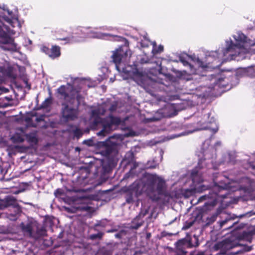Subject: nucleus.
<instances>
[{"label": "nucleus", "instance_id": "1", "mask_svg": "<svg viewBox=\"0 0 255 255\" xmlns=\"http://www.w3.org/2000/svg\"><path fill=\"white\" fill-rule=\"evenodd\" d=\"M128 189L133 191L135 197L145 193L153 202L159 201L160 196L167 195L165 181L156 174H148L144 178L135 180L128 186Z\"/></svg>", "mask_w": 255, "mask_h": 255}, {"label": "nucleus", "instance_id": "2", "mask_svg": "<svg viewBox=\"0 0 255 255\" xmlns=\"http://www.w3.org/2000/svg\"><path fill=\"white\" fill-rule=\"evenodd\" d=\"M220 184L215 183L213 190H210L208 194L203 195L199 198L198 203L206 201L204 205L205 209L210 210L211 208L216 206L219 198L225 199L227 197V194H222L220 192L222 190L228 189L230 188L229 184L222 183Z\"/></svg>", "mask_w": 255, "mask_h": 255}, {"label": "nucleus", "instance_id": "3", "mask_svg": "<svg viewBox=\"0 0 255 255\" xmlns=\"http://www.w3.org/2000/svg\"><path fill=\"white\" fill-rule=\"evenodd\" d=\"M11 207L12 212L7 213L6 217L10 221L17 220L22 212L20 205L17 203V199L10 195L6 196L3 199H0V210Z\"/></svg>", "mask_w": 255, "mask_h": 255}, {"label": "nucleus", "instance_id": "4", "mask_svg": "<svg viewBox=\"0 0 255 255\" xmlns=\"http://www.w3.org/2000/svg\"><path fill=\"white\" fill-rule=\"evenodd\" d=\"M81 90L82 89L80 87L71 86L70 90L68 93L66 86L62 85L57 89V93L65 99L69 98V102L71 104H73L74 100H76L77 106L79 107L85 99L84 97L81 94Z\"/></svg>", "mask_w": 255, "mask_h": 255}, {"label": "nucleus", "instance_id": "5", "mask_svg": "<svg viewBox=\"0 0 255 255\" xmlns=\"http://www.w3.org/2000/svg\"><path fill=\"white\" fill-rule=\"evenodd\" d=\"M210 113L204 114L201 119L197 122L200 130H209L212 134H215L219 130V127L214 118H210Z\"/></svg>", "mask_w": 255, "mask_h": 255}, {"label": "nucleus", "instance_id": "6", "mask_svg": "<svg viewBox=\"0 0 255 255\" xmlns=\"http://www.w3.org/2000/svg\"><path fill=\"white\" fill-rule=\"evenodd\" d=\"M84 28L78 27L73 30L71 36L61 37L57 38V40L65 41V44H71L82 41L86 37V34L84 31Z\"/></svg>", "mask_w": 255, "mask_h": 255}, {"label": "nucleus", "instance_id": "7", "mask_svg": "<svg viewBox=\"0 0 255 255\" xmlns=\"http://www.w3.org/2000/svg\"><path fill=\"white\" fill-rule=\"evenodd\" d=\"M61 115L63 119L65 122L73 121L78 118L79 107L76 108L70 107L68 104L63 103L62 104Z\"/></svg>", "mask_w": 255, "mask_h": 255}, {"label": "nucleus", "instance_id": "8", "mask_svg": "<svg viewBox=\"0 0 255 255\" xmlns=\"http://www.w3.org/2000/svg\"><path fill=\"white\" fill-rule=\"evenodd\" d=\"M124 45L119 47L112 55L113 61L117 65L121 63L124 57H127L128 55L130 57L131 55V51L128 48L129 46L128 40L124 38Z\"/></svg>", "mask_w": 255, "mask_h": 255}, {"label": "nucleus", "instance_id": "9", "mask_svg": "<svg viewBox=\"0 0 255 255\" xmlns=\"http://www.w3.org/2000/svg\"><path fill=\"white\" fill-rule=\"evenodd\" d=\"M101 144L104 147V149L101 151L102 154L105 156L108 160L110 159H113L114 160L113 155L117 153L116 144L111 141L110 139L101 142Z\"/></svg>", "mask_w": 255, "mask_h": 255}, {"label": "nucleus", "instance_id": "10", "mask_svg": "<svg viewBox=\"0 0 255 255\" xmlns=\"http://www.w3.org/2000/svg\"><path fill=\"white\" fill-rule=\"evenodd\" d=\"M40 50L53 59L57 58L61 55V48L57 45H52L51 48L46 45H42Z\"/></svg>", "mask_w": 255, "mask_h": 255}, {"label": "nucleus", "instance_id": "11", "mask_svg": "<svg viewBox=\"0 0 255 255\" xmlns=\"http://www.w3.org/2000/svg\"><path fill=\"white\" fill-rule=\"evenodd\" d=\"M35 224L33 221L28 220L25 222H21L18 225V228L24 236L31 238Z\"/></svg>", "mask_w": 255, "mask_h": 255}, {"label": "nucleus", "instance_id": "12", "mask_svg": "<svg viewBox=\"0 0 255 255\" xmlns=\"http://www.w3.org/2000/svg\"><path fill=\"white\" fill-rule=\"evenodd\" d=\"M0 76L3 78H9L13 79L16 78L17 75L13 67L9 65L0 67Z\"/></svg>", "mask_w": 255, "mask_h": 255}, {"label": "nucleus", "instance_id": "13", "mask_svg": "<svg viewBox=\"0 0 255 255\" xmlns=\"http://www.w3.org/2000/svg\"><path fill=\"white\" fill-rule=\"evenodd\" d=\"M202 162V159H199L198 165L192 170L191 178L194 184L200 183L203 181L202 176L199 174V169L202 168V167L200 166Z\"/></svg>", "mask_w": 255, "mask_h": 255}, {"label": "nucleus", "instance_id": "14", "mask_svg": "<svg viewBox=\"0 0 255 255\" xmlns=\"http://www.w3.org/2000/svg\"><path fill=\"white\" fill-rule=\"evenodd\" d=\"M207 189V188L205 185H200L198 187H196L193 188L186 189L182 191L183 196L188 198L191 196L194 195L196 193L202 192Z\"/></svg>", "mask_w": 255, "mask_h": 255}, {"label": "nucleus", "instance_id": "15", "mask_svg": "<svg viewBox=\"0 0 255 255\" xmlns=\"http://www.w3.org/2000/svg\"><path fill=\"white\" fill-rule=\"evenodd\" d=\"M115 162L113 159H107V162L102 161V172L105 174L111 172L112 167L114 166Z\"/></svg>", "mask_w": 255, "mask_h": 255}, {"label": "nucleus", "instance_id": "16", "mask_svg": "<svg viewBox=\"0 0 255 255\" xmlns=\"http://www.w3.org/2000/svg\"><path fill=\"white\" fill-rule=\"evenodd\" d=\"M46 230L44 227H37L36 231L35 232L33 231L31 238L38 239L42 237L46 236Z\"/></svg>", "mask_w": 255, "mask_h": 255}, {"label": "nucleus", "instance_id": "17", "mask_svg": "<svg viewBox=\"0 0 255 255\" xmlns=\"http://www.w3.org/2000/svg\"><path fill=\"white\" fill-rule=\"evenodd\" d=\"M123 190L126 193L125 196L126 202L128 204L132 203L134 202V194L133 191H129L128 186L125 187Z\"/></svg>", "mask_w": 255, "mask_h": 255}, {"label": "nucleus", "instance_id": "18", "mask_svg": "<svg viewBox=\"0 0 255 255\" xmlns=\"http://www.w3.org/2000/svg\"><path fill=\"white\" fill-rule=\"evenodd\" d=\"M144 222L143 219L138 218L136 216L132 220L130 228L131 229L137 230L143 225Z\"/></svg>", "mask_w": 255, "mask_h": 255}, {"label": "nucleus", "instance_id": "19", "mask_svg": "<svg viewBox=\"0 0 255 255\" xmlns=\"http://www.w3.org/2000/svg\"><path fill=\"white\" fill-rule=\"evenodd\" d=\"M0 37L3 44H8L11 42V38L10 36L2 29L0 30Z\"/></svg>", "mask_w": 255, "mask_h": 255}, {"label": "nucleus", "instance_id": "20", "mask_svg": "<svg viewBox=\"0 0 255 255\" xmlns=\"http://www.w3.org/2000/svg\"><path fill=\"white\" fill-rule=\"evenodd\" d=\"M49 94L50 95L49 97L48 98H46L42 103L41 105H40V109H46V108H48L52 104V98L51 97V92L50 90L49 91Z\"/></svg>", "mask_w": 255, "mask_h": 255}, {"label": "nucleus", "instance_id": "21", "mask_svg": "<svg viewBox=\"0 0 255 255\" xmlns=\"http://www.w3.org/2000/svg\"><path fill=\"white\" fill-rule=\"evenodd\" d=\"M26 138L27 141L30 143L37 144L38 142V140L36 134L33 133L26 134Z\"/></svg>", "mask_w": 255, "mask_h": 255}, {"label": "nucleus", "instance_id": "22", "mask_svg": "<svg viewBox=\"0 0 255 255\" xmlns=\"http://www.w3.org/2000/svg\"><path fill=\"white\" fill-rule=\"evenodd\" d=\"M186 240L184 239L178 240L175 243L176 251H182L185 250Z\"/></svg>", "mask_w": 255, "mask_h": 255}, {"label": "nucleus", "instance_id": "23", "mask_svg": "<svg viewBox=\"0 0 255 255\" xmlns=\"http://www.w3.org/2000/svg\"><path fill=\"white\" fill-rule=\"evenodd\" d=\"M80 172L82 175V178L84 180L88 177L90 174V171L88 167H81L80 168Z\"/></svg>", "mask_w": 255, "mask_h": 255}, {"label": "nucleus", "instance_id": "24", "mask_svg": "<svg viewBox=\"0 0 255 255\" xmlns=\"http://www.w3.org/2000/svg\"><path fill=\"white\" fill-rule=\"evenodd\" d=\"M211 77V80H214L213 83L215 85H219V86L221 85V82L223 81V78L219 77V74L218 75H214L212 74L210 75Z\"/></svg>", "mask_w": 255, "mask_h": 255}, {"label": "nucleus", "instance_id": "25", "mask_svg": "<svg viewBox=\"0 0 255 255\" xmlns=\"http://www.w3.org/2000/svg\"><path fill=\"white\" fill-rule=\"evenodd\" d=\"M11 139L14 143H21L24 141L23 138L19 133L14 134L11 137Z\"/></svg>", "mask_w": 255, "mask_h": 255}, {"label": "nucleus", "instance_id": "26", "mask_svg": "<svg viewBox=\"0 0 255 255\" xmlns=\"http://www.w3.org/2000/svg\"><path fill=\"white\" fill-rule=\"evenodd\" d=\"M104 113H105L104 110H103V112L101 113V109L100 108L93 110L91 111V118L100 117V115H104Z\"/></svg>", "mask_w": 255, "mask_h": 255}, {"label": "nucleus", "instance_id": "27", "mask_svg": "<svg viewBox=\"0 0 255 255\" xmlns=\"http://www.w3.org/2000/svg\"><path fill=\"white\" fill-rule=\"evenodd\" d=\"M73 134L74 136L76 137L77 139L80 138L83 134V131L82 130L76 127L74 130H73Z\"/></svg>", "mask_w": 255, "mask_h": 255}, {"label": "nucleus", "instance_id": "28", "mask_svg": "<svg viewBox=\"0 0 255 255\" xmlns=\"http://www.w3.org/2000/svg\"><path fill=\"white\" fill-rule=\"evenodd\" d=\"M252 247H249L248 246H245L243 248V250H239L236 252L232 253V254L233 255H240L243 253L244 252H249L252 250Z\"/></svg>", "mask_w": 255, "mask_h": 255}, {"label": "nucleus", "instance_id": "29", "mask_svg": "<svg viewBox=\"0 0 255 255\" xmlns=\"http://www.w3.org/2000/svg\"><path fill=\"white\" fill-rule=\"evenodd\" d=\"M104 235V233L102 232H99L98 234H92L90 236V239L92 240H96L97 239H101Z\"/></svg>", "mask_w": 255, "mask_h": 255}, {"label": "nucleus", "instance_id": "30", "mask_svg": "<svg viewBox=\"0 0 255 255\" xmlns=\"http://www.w3.org/2000/svg\"><path fill=\"white\" fill-rule=\"evenodd\" d=\"M91 119H93L92 124L95 127L97 126L99 124H101L102 123L103 119L100 117L91 118Z\"/></svg>", "mask_w": 255, "mask_h": 255}, {"label": "nucleus", "instance_id": "31", "mask_svg": "<svg viewBox=\"0 0 255 255\" xmlns=\"http://www.w3.org/2000/svg\"><path fill=\"white\" fill-rule=\"evenodd\" d=\"M148 212V210L147 209L141 210L136 217L142 219L147 214Z\"/></svg>", "mask_w": 255, "mask_h": 255}, {"label": "nucleus", "instance_id": "32", "mask_svg": "<svg viewBox=\"0 0 255 255\" xmlns=\"http://www.w3.org/2000/svg\"><path fill=\"white\" fill-rule=\"evenodd\" d=\"M107 128H110V125H104L103 128L98 133V135L100 136H105L106 133L107 132L106 131Z\"/></svg>", "mask_w": 255, "mask_h": 255}, {"label": "nucleus", "instance_id": "33", "mask_svg": "<svg viewBox=\"0 0 255 255\" xmlns=\"http://www.w3.org/2000/svg\"><path fill=\"white\" fill-rule=\"evenodd\" d=\"M163 46L161 45H160L159 46H155L153 49V51L154 52V53L155 54H157V53H160L161 52H162L163 50Z\"/></svg>", "mask_w": 255, "mask_h": 255}, {"label": "nucleus", "instance_id": "34", "mask_svg": "<svg viewBox=\"0 0 255 255\" xmlns=\"http://www.w3.org/2000/svg\"><path fill=\"white\" fill-rule=\"evenodd\" d=\"M133 74L136 77L139 78L141 80H143V78L144 77L143 74L142 72L139 71L137 69L133 72Z\"/></svg>", "mask_w": 255, "mask_h": 255}, {"label": "nucleus", "instance_id": "35", "mask_svg": "<svg viewBox=\"0 0 255 255\" xmlns=\"http://www.w3.org/2000/svg\"><path fill=\"white\" fill-rule=\"evenodd\" d=\"M236 45L234 44L232 42L231 43V44L226 48L224 51V54H226L228 53L229 52L231 51L232 49H234Z\"/></svg>", "mask_w": 255, "mask_h": 255}, {"label": "nucleus", "instance_id": "36", "mask_svg": "<svg viewBox=\"0 0 255 255\" xmlns=\"http://www.w3.org/2000/svg\"><path fill=\"white\" fill-rule=\"evenodd\" d=\"M121 120L119 118L112 117L111 122L112 124L119 125L120 123Z\"/></svg>", "mask_w": 255, "mask_h": 255}, {"label": "nucleus", "instance_id": "37", "mask_svg": "<svg viewBox=\"0 0 255 255\" xmlns=\"http://www.w3.org/2000/svg\"><path fill=\"white\" fill-rule=\"evenodd\" d=\"M125 233L124 230L121 231L119 233L115 234V237L118 239H121L122 238L123 234Z\"/></svg>", "mask_w": 255, "mask_h": 255}, {"label": "nucleus", "instance_id": "38", "mask_svg": "<svg viewBox=\"0 0 255 255\" xmlns=\"http://www.w3.org/2000/svg\"><path fill=\"white\" fill-rule=\"evenodd\" d=\"M187 252L185 251H176V255H186Z\"/></svg>", "mask_w": 255, "mask_h": 255}, {"label": "nucleus", "instance_id": "39", "mask_svg": "<svg viewBox=\"0 0 255 255\" xmlns=\"http://www.w3.org/2000/svg\"><path fill=\"white\" fill-rule=\"evenodd\" d=\"M81 208L83 211H89L91 210V207L89 206L86 205V206H84L81 207Z\"/></svg>", "mask_w": 255, "mask_h": 255}, {"label": "nucleus", "instance_id": "40", "mask_svg": "<svg viewBox=\"0 0 255 255\" xmlns=\"http://www.w3.org/2000/svg\"><path fill=\"white\" fill-rule=\"evenodd\" d=\"M231 220L230 219H229V220H224V221H222L220 223V226L221 227H223L224 225H225L227 223H228V222H230L231 221Z\"/></svg>", "mask_w": 255, "mask_h": 255}, {"label": "nucleus", "instance_id": "41", "mask_svg": "<svg viewBox=\"0 0 255 255\" xmlns=\"http://www.w3.org/2000/svg\"><path fill=\"white\" fill-rule=\"evenodd\" d=\"M194 222V221L190 222L187 223V225L185 226V228L188 229V228H190L193 225Z\"/></svg>", "mask_w": 255, "mask_h": 255}, {"label": "nucleus", "instance_id": "42", "mask_svg": "<svg viewBox=\"0 0 255 255\" xmlns=\"http://www.w3.org/2000/svg\"><path fill=\"white\" fill-rule=\"evenodd\" d=\"M116 108H117V106L116 105H112L110 108V111H111V112H113L114 111L116 110Z\"/></svg>", "mask_w": 255, "mask_h": 255}, {"label": "nucleus", "instance_id": "43", "mask_svg": "<svg viewBox=\"0 0 255 255\" xmlns=\"http://www.w3.org/2000/svg\"><path fill=\"white\" fill-rule=\"evenodd\" d=\"M180 60H181V61L183 63V64L184 65H190L189 62L188 61H187L186 60L182 59H181Z\"/></svg>", "mask_w": 255, "mask_h": 255}, {"label": "nucleus", "instance_id": "44", "mask_svg": "<svg viewBox=\"0 0 255 255\" xmlns=\"http://www.w3.org/2000/svg\"><path fill=\"white\" fill-rule=\"evenodd\" d=\"M193 214H196V216H194L195 220H196L199 216H200V213H194Z\"/></svg>", "mask_w": 255, "mask_h": 255}, {"label": "nucleus", "instance_id": "45", "mask_svg": "<svg viewBox=\"0 0 255 255\" xmlns=\"http://www.w3.org/2000/svg\"><path fill=\"white\" fill-rule=\"evenodd\" d=\"M137 166H138L136 162H134V163L133 164V167L131 168L130 171L131 170H133V169L136 168Z\"/></svg>", "mask_w": 255, "mask_h": 255}, {"label": "nucleus", "instance_id": "46", "mask_svg": "<svg viewBox=\"0 0 255 255\" xmlns=\"http://www.w3.org/2000/svg\"><path fill=\"white\" fill-rule=\"evenodd\" d=\"M130 171H129V172L127 173L125 175L124 178H129V176H130Z\"/></svg>", "mask_w": 255, "mask_h": 255}, {"label": "nucleus", "instance_id": "47", "mask_svg": "<svg viewBox=\"0 0 255 255\" xmlns=\"http://www.w3.org/2000/svg\"><path fill=\"white\" fill-rule=\"evenodd\" d=\"M26 83V87L28 88V89H30L31 88V85L30 84H29L28 83L27 81H25Z\"/></svg>", "mask_w": 255, "mask_h": 255}, {"label": "nucleus", "instance_id": "48", "mask_svg": "<svg viewBox=\"0 0 255 255\" xmlns=\"http://www.w3.org/2000/svg\"><path fill=\"white\" fill-rule=\"evenodd\" d=\"M151 237V234L148 233H147L146 234V238L147 239H149Z\"/></svg>", "mask_w": 255, "mask_h": 255}, {"label": "nucleus", "instance_id": "49", "mask_svg": "<svg viewBox=\"0 0 255 255\" xmlns=\"http://www.w3.org/2000/svg\"><path fill=\"white\" fill-rule=\"evenodd\" d=\"M42 120H43L42 118H37L36 119V121H37V122H39V121H42Z\"/></svg>", "mask_w": 255, "mask_h": 255}, {"label": "nucleus", "instance_id": "50", "mask_svg": "<svg viewBox=\"0 0 255 255\" xmlns=\"http://www.w3.org/2000/svg\"><path fill=\"white\" fill-rule=\"evenodd\" d=\"M199 242H198V240H197L195 245H194L193 246L196 247H198L199 246Z\"/></svg>", "mask_w": 255, "mask_h": 255}, {"label": "nucleus", "instance_id": "51", "mask_svg": "<svg viewBox=\"0 0 255 255\" xmlns=\"http://www.w3.org/2000/svg\"><path fill=\"white\" fill-rule=\"evenodd\" d=\"M234 224V223L232 224L231 225H230V226H229L227 228H226V229H231L233 226Z\"/></svg>", "mask_w": 255, "mask_h": 255}, {"label": "nucleus", "instance_id": "52", "mask_svg": "<svg viewBox=\"0 0 255 255\" xmlns=\"http://www.w3.org/2000/svg\"><path fill=\"white\" fill-rule=\"evenodd\" d=\"M5 99H6V100L7 101H10V100H11V98H9V97H5Z\"/></svg>", "mask_w": 255, "mask_h": 255}, {"label": "nucleus", "instance_id": "53", "mask_svg": "<svg viewBox=\"0 0 255 255\" xmlns=\"http://www.w3.org/2000/svg\"><path fill=\"white\" fill-rule=\"evenodd\" d=\"M56 193H58L59 195H61V193L58 190H56V192H55V194Z\"/></svg>", "mask_w": 255, "mask_h": 255}, {"label": "nucleus", "instance_id": "54", "mask_svg": "<svg viewBox=\"0 0 255 255\" xmlns=\"http://www.w3.org/2000/svg\"><path fill=\"white\" fill-rule=\"evenodd\" d=\"M151 168H155V166H152V167H151Z\"/></svg>", "mask_w": 255, "mask_h": 255}, {"label": "nucleus", "instance_id": "55", "mask_svg": "<svg viewBox=\"0 0 255 255\" xmlns=\"http://www.w3.org/2000/svg\"><path fill=\"white\" fill-rule=\"evenodd\" d=\"M244 38H246V37L245 35H244Z\"/></svg>", "mask_w": 255, "mask_h": 255}, {"label": "nucleus", "instance_id": "56", "mask_svg": "<svg viewBox=\"0 0 255 255\" xmlns=\"http://www.w3.org/2000/svg\"><path fill=\"white\" fill-rule=\"evenodd\" d=\"M113 232L112 231H109V232Z\"/></svg>", "mask_w": 255, "mask_h": 255}, {"label": "nucleus", "instance_id": "57", "mask_svg": "<svg viewBox=\"0 0 255 255\" xmlns=\"http://www.w3.org/2000/svg\"><path fill=\"white\" fill-rule=\"evenodd\" d=\"M33 255H35V254H33Z\"/></svg>", "mask_w": 255, "mask_h": 255}]
</instances>
